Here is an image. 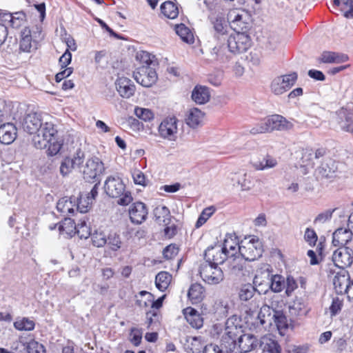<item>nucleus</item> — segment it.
<instances>
[{"mask_svg":"<svg viewBox=\"0 0 353 353\" xmlns=\"http://www.w3.org/2000/svg\"><path fill=\"white\" fill-rule=\"evenodd\" d=\"M85 158V152L80 149L71 156L65 157L60 165L61 174L65 176L73 170L78 169L83 173V178L86 181H90L97 179L104 171L103 163L97 157H90L83 164Z\"/></svg>","mask_w":353,"mask_h":353,"instance_id":"obj_1","label":"nucleus"},{"mask_svg":"<svg viewBox=\"0 0 353 353\" xmlns=\"http://www.w3.org/2000/svg\"><path fill=\"white\" fill-rule=\"evenodd\" d=\"M57 130L52 122L43 123L37 133L32 137L35 148H48V152L53 156L57 154L62 147V141L57 138Z\"/></svg>","mask_w":353,"mask_h":353,"instance_id":"obj_2","label":"nucleus"},{"mask_svg":"<svg viewBox=\"0 0 353 353\" xmlns=\"http://www.w3.org/2000/svg\"><path fill=\"white\" fill-rule=\"evenodd\" d=\"M104 190L109 196L118 198L117 203L120 205H128L133 200L131 192L125 190V185L119 176H108L104 183Z\"/></svg>","mask_w":353,"mask_h":353,"instance_id":"obj_3","label":"nucleus"},{"mask_svg":"<svg viewBox=\"0 0 353 353\" xmlns=\"http://www.w3.org/2000/svg\"><path fill=\"white\" fill-rule=\"evenodd\" d=\"M237 321V316H232L225 322V330L221 339V346L226 352H232L234 349L236 339L242 332V327L239 323V321L236 323Z\"/></svg>","mask_w":353,"mask_h":353,"instance_id":"obj_4","label":"nucleus"},{"mask_svg":"<svg viewBox=\"0 0 353 353\" xmlns=\"http://www.w3.org/2000/svg\"><path fill=\"white\" fill-rule=\"evenodd\" d=\"M263 246L259 239L252 236L242 241L239 245V252L246 261H254L262 256Z\"/></svg>","mask_w":353,"mask_h":353,"instance_id":"obj_5","label":"nucleus"},{"mask_svg":"<svg viewBox=\"0 0 353 353\" xmlns=\"http://www.w3.org/2000/svg\"><path fill=\"white\" fill-rule=\"evenodd\" d=\"M230 28L236 32H244L251 21V16L244 10L232 9L228 14Z\"/></svg>","mask_w":353,"mask_h":353,"instance_id":"obj_6","label":"nucleus"},{"mask_svg":"<svg viewBox=\"0 0 353 353\" xmlns=\"http://www.w3.org/2000/svg\"><path fill=\"white\" fill-rule=\"evenodd\" d=\"M251 46L250 37L245 32H236L228 39V51L233 54L245 52Z\"/></svg>","mask_w":353,"mask_h":353,"instance_id":"obj_7","label":"nucleus"},{"mask_svg":"<svg viewBox=\"0 0 353 353\" xmlns=\"http://www.w3.org/2000/svg\"><path fill=\"white\" fill-rule=\"evenodd\" d=\"M199 273L203 280L210 285H216L223 280L222 270L211 263H204L200 266Z\"/></svg>","mask_w":353,"mask_h":353,"instance_id":"obj_8","label":"nucleus"},{"mask_svg":"<svg viewBox=\"0 0 353 353\" xmlns=\"http://www.w3.org/2000/svg\"><path fill=\"white\" fill-rule=\"evenodd\" d=\"M297 74L292 72L277 77L271 83V90L276 95H280L289 90L297 80Z\"/></svg>","mask_w":353,"mask_h":353,"instance_id":"obj_9","label":"nucleus"},{"mask_svg":"<svg viewBox=\"0 0 353 353\" xmlns=\"http://www.w3.org/2000/svg\"><path fill=\"white\" fill-rule=\"evenodd\" d=\"M178 122L179 120L175 117L163 119L158 128L159 136L168 141H175L178 133Z\"/></svg>","mask_w":353,"mask_h":353,"instance_id":"obj_10","label":"nucleus"},{"mask_svg":"<svg viewBox=\"0 0 353 353\" xmlns=\"http://www.w3.org/2000/svg\"><path fill=\"white\" fill-rule=\"evenodd\" d=\"M134 80L144 87H150L157 80V74L154 69L148 65H142L133 73Z\"/></svg>","mask_w":353,"mask_h":353,"instance_id":"obj_11","label":"nucleus"},{"mask_svg":"<svg viewBox=\"0 0 353 353\" xmlns=\"http://www.w3.org/2000/svg\"><path fill=\"white\" fill-rule=\"evenodd\" d=\"M334 264L343 270L353 262V251L347 247L339 248L332 254Z\"/></svg>","mask_w":353,"mask_h":353,"instance_id":"obj_12","label":"nucleus"},{"mask_svg":"<svg viewBox=\"0 0 353 353\" xmlns=\"http://www.w3.org/2000/svg\"><path fill=\"white\" fill-rule=\"evenodd\" d=\"M37 32H32L29 28H25L21 32L19 50L21 52L30 53L37 49L36 41Z\"/></svg>","mask_w":353,"mask_h":353,"instance_id":"obj_13","label":"nucleus"},{"mask_svg":"<svg viewBox=\"0 0 353 353\" xmlns=\"http://www.w3.org/2000/svg\"><path fill=\"white\" fill-rule=\"evenodd\" d=\"M253 284L259 293V296H255L254 299L255 303L256 304V307H259L261 299V294L266 293L270 289L269 272H265L256 274L253 279Z\"/></svg>","mask_w":353,"mask_h":353,"instance_id":"obj_14","label":"nucleus"},{"mask_svg":"<svg viewBox=\"0 0 353 353\" xmlns=\"http://www.w3.org/2000/svg\"><path fill=\"white\" fill-rule=\"evenodd\" d=\"M221 245H216L214 246L208 247L205 252V259L208 263H211L215 265L222 264L228 257Z\"/></svg>","mask_w":353,"mask_h":353,"instance_id":"obj_15","label":"nucleus"},{"mask_svg":"<svg viewBox=\"0 0 353 353\" xmlns=\"http://www.w3.org/2000/svg\"><path fill=\"white\" fill-rule=\"evenodd\" d=\"M338 163L331 159L325 160L316 170L317 177L332 179L337 176Z\"/></svg>","mask_w":353,"mask_h":353,"instance_id":"obj_16","label":"nucleus"},{"mask_svg":"<svg viewBox=\"0 0 353 353\" xmlns=\"http://www.w3.org/2000/svg\"><path fill=\"white\" fill-rule=\"evenodd\" d=\"M210 20L214 31V37L217 39H223L225 40L229 30L228 20L226 21L221 14L212 17Z\"/></svg>","mask_w":353,"mask_h":353,"instance_id":"obj_17","label":"nucleus"},{"mask_svg":"<svg viewBox=\"0 0 353 353\" xmlns=\"http://www.w3.org/2000/svg\"><path fill=\"white\" fill-rule=\"evenodd\" d=\"M148 214L145 204L140 201L132 203L129 208L130 219L133 223H142L146 220Z\"/></svg>","mask_w":353,"mask_h":353,"instance_id":"obj_18","label":"nucleus"},{"mask_svg":"<svg viewBox=\"0 0 353 353\" xmlns=\"http://www.w3.org/2000/svg\"><path fill=\"white\" fill-rule=\"evenodd\" d=\"M270 130L272 131H288L294 128L292 121L280 114H273L268 117Z\"/></svg>","mask_w":353,"mask_h":353,"instance_id":"obj_19","label":"nucleus"},{"mask_svg":"<svg viewBox=\"0 0 353 353\" xmlns=\"http://www.w3.org/2000/svg\"><path fill=\"white\" fill-rule=\"evenodd\" d=\"M115 85L117 92L123 98L128 99L133 96L135 92L134 84L127 77H119L115 82Z\"/></svg>","mask_w":353,"mask_h":353,"instance_id":"obj_20","label":"nucleus"},{"mask_svg":"<svg viewBox=\"0 0 353 353\" xmlns=\"http://www.w3.org/2000/svg\"><path fill=\"white\" fill-rule=\"evenodd\" d=\"M42 123L41 116L37 113L32 112L24 117L22 126L28 133L37 134Z\"/></svg>","mask_w":353,"mask_h":353,"instance_id":"obj_21","label":"nucleus"},{"mask_svg":"<svg viewBox=\"0 0 353 353\" xmlns=\"http://www.w3.org/2000/svg\"><path fill=\"white\" fill-rule=\"evenodd\" d=\"M205 114L197 108L189 109L185 114V123L191 128L195 129L203 123Z\"/></svg>","mask_w":353,"mask_h":353,"instance_id":"obj_22","label":"nucleus"},{"mask_svg":"<svg viewBox=\"0 0 353 353\" xmlns=\"http://www.w3.org/2000/svg\"><path fill=\"white\" fill-rule=\"evenodd\" d=\"M238 345L241 352L247 353L255 350L258 347L259 341L254 335L245 334L239 336Z\"/></svg>","mask_w":353,"mask_h":353,"instance_id":"obj_23","label":"nucleus"},{"mask_svg":"<svg viewBox=\"0 0 353 353\" xmlns=\"http://www.w3.org/2000/svg\"><path fill=\"white\" fill-rule=\"evenodd\" d=\"M17 128L11 123H7L0 126V141L8 145L12 143L17 137Z\"/></svg>","mask_w":353,"mask_h":353,"instance_id":"obj_24","label":"nucleus"},{"mask_svg":"<svg viewBox=\"0 0 353 353\" xmlns=\"http://www.w3.org/2000/svg\"><path fill=\"white\" fill-rule=\"evenodd\" d=\"M353 232L350 229L338 228L332 235V243L334 246L343 248L352 237Z\"/></svg>","mask_w":353,"mask_h":353,"instance_id":"obj_25","label":"nucleus"},{"mask_svg":"<svg viewBox=\"0 0 353 353\" xmlns=\"http://www.w3.org/2000/svg\"><path fill=\"white\" fill-rule=\"evenodd\" d=\"M350 282L349 274L345 270H342L338 272L333 279V285L336 294H345V288L348 286Z\"/></svg>","mask_w":353,"mask_h":353,"instance_id":"obj_26","label":"nucleus"},{"mask_svg":"<svg viewBox=\"0 0 353 353\" xmlns=\"http://www.w3.org/2000/svg\"><path fill=\"white\" fill-rule=\"evenodd\" d=\"M258 346L262 350V353H281L280 345L270 336H262Z\"/></svg>","mask_w":353,"mask_h":353,"instance_id":"obj_27","label":"nucleus"},{"mask_svg":"<svg viewBox=\"0 0 353 353\" xmlns=\"http://www.w3.org/2000/svg\"><path fill=\"white\" fill-rule=\"evenodd\" d=\"M183 312L186 321L192 327L199 329L203 326V319L195 309L188 307Z\"/></svg>","mask_w":353,"mask_h":353,"instance_id":"obj_28","label":"nucleus"},{"mask_svg":"<svg viewBox=\"0 0 353 353\" xmlns=\"http://www.w3.org/2000/svg\"><path fill=\"white\" fill-rule=\"evenodd\" d=\"M192 99L197 104H205L210 99L209 88L206 86L196 85L192 92Z\"/></svg>","mask_w":353,"mask_h":353,"instance_id":"obj_29","label":"nucleus"},{"mask_svg":"<svg viewBox=\"0 0 353 353\" xmlns=\"http://www.w3.org/2000/svg\"><path fill=\"white\" fill-rule=\"evenodd\" d=\"M239 241L237 237L234 234H227L224 239L223 245L221 246L224 252L228 254V256H234L236 250H239Z\"/></svg>","mask_w":353,"mask_h":353,"instance_id":"obj_30","label":"nucleus"},{"mask_svg":"<svg viewBox=\"0 0 353 353\" xmlns=\"http://www.w3.org/2000/svg\"><path fill=\"white\" fill-rule=\"evenodd\" d=\"M155 221L159 225H168L171 221L170 210L165 205L157 206L154 210Z\"/></svg>","mask_w":353,"mask_h":353,"instance_id":"obj_31","label":"nucleus"},{"mask_svg":"<svg viewBox=\"0 0 353 353\" xmlns=\"http://www.w3.org/2000/svg\"><path fill=\"white\" fill-rule=\"evenodd\" d=\"M348 59V56L345 54L325 51L319 57V61L326 63H341L347 61Z\"/></svg>","mask_w":353,"mask_h":353,"instance_id":"obj_32","label":"nucleus"},{"mask_svg":"<svg viewBox=\"0 0 353 353\" xmlns=\"http://www.w3.org/2000/svg\"><path fill=\"white\" fill-rule=\"evenodd\" d=\"M188 296L192 303H200L205 297L204 288L199 283H194L190 285Z\"/></svg>","mask_w":353,"mask_h":353,"instance_id":"obj_33","label":"nucleus"},{"mask_svg":"<svg viewBox=\"0 0 353 353\" xmlns=\"http://www.w3.org/2000/svg\"><path fill=\"white\" fill-rule=\"evenodd\" d=\"M229 304L227 300L219 299L216 300L212 305V312L216 316L217 319H222L228 314Z\"/></svg>","mask_w":353,"mask_h":353,"instance_id":"obj_34","label":"nucleus"},{"mask_svg":"<svg viewBox=\"0 0 353 353\" xmlns=\"http://www.w3.org/2000/svg\"><path fill=\"white\" fill-rule=\"evenodd\" d=\"M75 207V201H72L71 198L68 197L61 198L57 203V210L63 215L73 213Z\"/></svg>","mask_w":353,"mask_h":353,"instance_id":"obj_35","label":"nucleus"},{"mask_svg":"<svg viewBox=\"0 0 353 353\" xmlns=\"http://www.w3.org/2000/svg\"><path fill=\"white\" fill-rule=\"evenodd\" d=\"M4 21L9 22L13 28H18L23 25L26 20V15L23 12H17L13 14L8 13L4 16Z\"/></svg>","mask_w":353,"mask_h":353,"instance_id":"obj_36","label":"nucleus"},{"mask_svg":"<svg viewBox=\"0 0 353 353\" xmlns=\"http://www.w3.org/2000/svg\"><path fill=\"white\" fill-rule=\"evenodd\" d=\"M252 164L255 170H264L274 168L277 165V161L275 158L267 154L262 161H253Z\"/></svg>","mask_w":353,"mask_h":353,"instance_id":"obj_37","label":"nucleus"},{"mask_svg":"<svg viewBox=\"0 0 353 353\" xmlns=\"http://www.w3.org/2000/svg\"><path fill=\"white\" fill-rule=\"evenodd\" d=\"M172 275L168 272H160L157 274L155 278L156 287L160 291H165L170 284L172 281Z\"/></svg>","mask_w":353,"mask_h":353,"instance_id":"obj_38","label":"nucleus"},{"mask_svg":"<svg viewBox=\"0 0 353 353\" xmlns=\"http://www.w3.org/2000/svg\"><path fill=\"white\" fill-rule=\"evenodd\" d=\"M175 31L182 41L188 43H192L194 42V39L193 34L184 24L181 23L176 25Z\"/></svg>","mask_w":353,"mask_h":353,"instance_id":"obj_39","label":"nucleus"},{"mask_svg":"<svg viewBox=\"0 0 353 353\" xmlns=\"http://www.w3.org/2000/svg\"><path fill=\"white\" fill-rule=\"evenodd\" d=\"M227 48L224 46H215L211 51L212 60L219 61L221 62H225L230 59V55L228 54Z\"/></svg>","mask_w":353,"mask_h":353,"instance_id":"obj_40","label":"nucleus"},{"mask_svg":"<svg viewBox=\"0 0 353 353\" xmlns=\"http://www.w3.org/2000/svg\"><path fill=\"white\" fill-rule=\"evenodd\" d=\"M285 286V280L283 276L279 274L270 275V288L274 292H281Z\"/></svg>","mask_w":353,"mask_h":353,"instance_id":"obj_41","label":"nucleus"},{"mask_svg":"<svg viewBox=\"0 0 353 353\" xmlns=\"http://www.w3.org/2000/svg\"><path fill=\"white\" fill-rule=\"evenodd\" d=\"M256 288L250 283H247L241 285L239 292V297L241 301H248L254 297Z\"/></svg>","mask_w":353,"mask_h":353,"instance_id":"obj_42","label":"nucleus"},{"mask_svg":"<svg viewBox=\"0 0 353 353\" xmlns=\"http://www.w3.org/2000/svg\"><path fill=\"white\" fill-rule=\"evenodd\" d=\"M76 225L77 224L72 219L70 218H65L61 223H59V230L61 234H66L72 236L75 234Z\"/></svg>","mask_w":353,"mask_h":353,"instance_id":"obj_43","label":"nucleus"},{"mask_svg":"<svg viewBox=\"0 0 353 353\" xmlns=\"http://www.w3.org/2000/svg\"><path fill=\"white\" fill-rule=\"evenodd\" d=\"M161 12L169 19H175L179 14L178 8L171 1L164 2L161 6Z\"/></svg>","mask_w":353,"mask_h":353,"instance_id":"obj_44","label":"nucleus"},{"mask_svg":"<svg viewBox=\"0 0 353 353\" xmlns=\"http://www.w3.org/2000/svg\"><path fill=\"white\" fill-rule=\"evenodd\" d=\"M275 310H272L269 305L264 304L261 308L258 313L257 318L260 321L261 325H264L267 321L271 323L272 319V313L274 314Z\"/></svg>","mask_w":353,"mask_h":353,"instance_id":"obj_45","label":"nucleus"},{"mask_svg":"<svg viewBox=\"0 0 353 353\" xmlns=\"http://www.w3.org/2000/svg\"><path fill=\"white\" fill-rule=\"evenodd\" d=\"M265 39V46L269 50H274L280 41L279 35L276 32H267Z\"/></svg>","mask_w":353,"mask_h":353,"instance_id":"obj_46","label":"nucleus"},{"mask_svg":"<svg viewBox=\"0 0 353 353\" xmlns=\"http://www.w3.org/2000/svg\"><path fill=\"white\" fill-rule=\"evenodd\" d=\"M34 322L32 320L26 317L17 319L14 323V327L20 331H31L34 330Z\"/></svg>","mask_w":353,"mask_h":353,"instance_id":"obj_47","label":"nucleus"},{"mask_svg":"<svg viewBox=\"0 0 353 353\" xmlns=\"http://www.w3.org/2000/svg\"><path fill=\"white\" fill-rule=\"evenodd\" d=\"M92 243L97 248L103 247L107 243V236L101 230H95L90 234Z\"/></svg>","mask_w":353,"mask_h":353,"instance_id":"obj_48","label":"nucleus"},{"mask_svg":"<svg viewBox=\"0 0 353 353\" xmlns=\"http://www.w3.org/2000/svg\"><path fill=\"white\" fill-rule=\"evenodd\" d=\"M77 234L81 239H87L90 236V229L87 225L86 221L80 219L79 222L76 225L75 234Z\"/></svg>","mask_w":353,"mask_h":353,"instance_id":"obj_49","label":"nucleus"},{"mask_svg":"<svg viewBox=\"0 0 353 353\" xmlns=\"http://www.w3.org/2000/svg\"><path fill=\"white\" fill-rule=\"evenodd\" d=\"M250 132L252 134L270 132L268 117L257 123Z\"/></svg>","mask_w":353,"mask_h":353,"instance_id":"obj_50","label":"nucleus"},{"mask_svg":"<svg viewBox=\"0 0 353 353\" xmlns=\"http://www.w3.org/2000/svg\"><path fill=\"white\" fill-rule=\"evenodd\" d=\"M106 244L113 251H117L121 248L122 241L117 233H111L107 236Z\"/></svg>","mask_w":353,"mask_h":353,"instance_id":"obj_51","label":"nucleus"},{"mask_svg":"<svg viewBox=\"0 0 353 353\" xmlns=\"http://www.w3.org/2000/svg\"><path fill=\"white\" fill-rule=\"evenodd\" d=\"M139 296L143 297L147 296V300L151 303L152 308L159 309L162 306L163 301L165 299V295L159 297L157 300L154 301V296L150 292L147 291H141L139 293Z\"/></svg>","mask_w":353,"mask_h":353,"instance_id":"obj_52","label":"nucleus"},{"mask_svg":"<svg viewBox=\"0 0 353 353\" xmlns=\"http://www.w3.org/2000/svg\"><path fill=\"white\" fill-rule=\"evenodd\" d=\"M214 212V208L213 207H209L205 208L202 212L201 213L196 223V228H199L201 225H203L208 220V219L213 214Z\"/></svg>","mask_w":353,"mask_h":353,"instance_id":"obj_53","label":"nucleus"},{"mask_svg":"<svg viewBox=\"0 0 353 353\" xmlns=\"http://www.w3.org/2000/svg\"><path fill=\"white\" fill-rule=\"evenodd\" d=\"M272 318L279 330L284 329L288 327L287 319L281 312L278 311L274 312Z\"/></svg>","mask_w":353,"mask_h":353,"instance_id":"obj_54","label":"nucleus"},{"mask_svg":"<svg viewBox=\"0 0 353 353\" xmlns=\"http://www.w3.org/2000/svg\"><path fill=\"white\" fill-rule=\"evenodd\" d=\"M134 114L137 117L145 121H150L154 117V114L150 110L139 107L134 109Z\"/></svg>","mask_w":353,"mask_h":353,"instance_id":"obj_55","label":"nucleus"},{"mask_svg":"<svg viewBox=\"0 0 353 353\" xmlns=\"http://www.w3.org/2000/svg\"><path fill=\"white\" fill-rule=\"evenodd\" d=\"M343 305V299L336 296L332 298V303L330 306V312L331 316H334L341 312Z\"/></svg>","mask_w":353,"mask_h":353,"instance_id":"obj_56","label":"nucleus"},{"mask_svg":"<svg viewBox=\"0 0 353 353\" xmlns=\"http://www.w3.org/2000/svg\"><path fill=\"white\" fill-rule=\"evenodd\" d=\"M317 152H314L311 148H305L303 150L302 152V163L305 164L306 165L310 164V162L312 161L314 159H317Z\"/></svg>","mask_w":353,"mask_h":353,"instance_id":"obj_57","label":"nucleus"},{"mask_svg":"<svg viewBox=\"0 0 353 353\" xmlns=\"http://www.w3.org/2000/svg\"><path fill=\"white\" fill-rule=\"evenodd\" d=\"M26 348L28 353H44L45 352L43 346L34 340L28 342Z\"/></svg>","mask_w":353,"mask_h":353,"instance_id":"obj_58","label":"nucleus"},{"mask_svg":"<svg viewBox=\"0 0 353 353\" xmlns=\"http://www.w3.org/2000/svg\"><path fill=\"white\" fill-rule=\"evenodd\" d=\"M336 210V209L333 210H327L321 213H320L314 220V223H324L326 221H329L332 216L333 212Z\"/></svg>","mask_w":353,"mask_h":353,"instance_id":"obj_59","label":"nucleus"},{"mask_svg":"<svg viewBox=\"0 0 353 353\" xmlns=\"http://www.w3.org/2000/svg\"><path fill=\"white\" fill-rule=\"evenodd\" d=\"M304 239L310 246H314L318 236L313 229L306 228L304 234Z\"/></svg>","mask_w":353,"mask_h":353,"instance_id":"obj_60","label":"nucleus"},{"mask_svg":"<svg viewBox=\"0 0 353 353\" xmlns=\"http://www.w3.org/2000/svg\"><path fill=\"white\" fill-rule=\"evenodd\" d=\"M298 285L294 279L290 276H288L285 280V294L288 296H290L292 292L297 288Z\"/></svg>","mask_w":353,"mask_h":353,"instance_id":"obj_61","label":"nucleus"},{"mask_svg":"<svg viewBox=\"0 0 353 353\" xmlns=\"http://www.w3.org/2000/svg\"><path fill=\"white\" fill-rule=\"evenodd\" d=\"M289 307L293 314H300L304 308V303L301 299L296 297Z\"/></svg>","mask_w":353,"mask_h":353,"instance_id":"obj_62","label":"nucleus"},{"mask_svg":"<svg viewBox=\"0 0 353 353\" xmlns=\"http://www.w3.org/2000/svg\"><path fill=\"white\" fill-rule=\"evenodd\" d=\"M237 183L241 185L242 190H248L251 188L250 177L246 173L239 176Z\"/></svg>","mask_w":353,"mask_h":353,"instance_id":"obj_63","label":"nucleus"},{"mask_svg":"<svg viewBox=\"0 0 353 353\" xmlns=\"http://www.w3.org/2000/svg\"><path fill=\"white\" fill-rule=\"evenodd\" d=\"M344 17L347 19L353 18V0H343Z\"/></svg>","mask_w":353,"mask_h":353,"instance_id":"obj_64","label":"nucleus"}]
</instances>
